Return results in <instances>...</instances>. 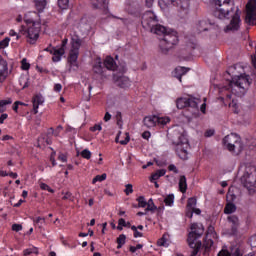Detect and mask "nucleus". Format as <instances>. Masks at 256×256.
Instances as JSON below:
<instances>
[{
    "mask_svg": "<svg viewBox=\"0 0 256 256\" xmlns=\"http://www.w3.org/2000/svg\"><path fill=\"white\" fill-rule=\"evenodd\" d=\"M213 11L216 19H229L230 23L224 28V33H235L241 29V10L235 9L234 0H213Z\"/></svg>",
    "mask_w": 256,
    "mask_h": 256,
    "instance_id": "nucleus-1",
    "label": "nucleus"
},
{
    "mask_svg": "<svg viewBox=\"0 0 256 256\" xmlns=\"http://www.w3.org/2000/svg\"><path fill=\"white\" fill-rule=\"evenodd\" d=\"M228 73L232 75V79L229 81L227 90L231 91L233 95H245L251 85V77L243 73V67L241 65L229 67Z\"/></svg>",
    "mask_w": 256,
    "mask_h": 256,
    "instance_id": "nucleus-2",
    "label": "nucleus"
},
{
    "mask_svg": "<svg viewBox=\"0 0 256 256\" xmlns=\"http://www.w3.org/2000/svg\"><path fill=\"white\" fill-rule=\"evenodd\" d=\"M203 233H205V228L203 224L194 223L191 225V232L188 234V245L190 249H192L190 256H197L199 253V249H201V241H197Z\"/></svg>",
    "mask_w": 256,
    "mask_h": 256,
    "instance_id": "nucleus-3",
    "label": "nucleus"
},
{
    "mask_svg": "<svg viewBox=\"0 0 256 256\" xmlns=\"http://www.w3.org/2000/svg\"><path fill=\"white\" fill-rule=\"evenodd\" d=\"M172 142L176 145V153L180 159L187 161L189 159L187 149H189V140L185 134L173 132L170 134Z\"/></svg>",
    "mask_w": 256,
    "mask_h": 256,
    "instance_id": "nucleus-4",
    "label": "nucleus"
},
{
    "mask_svg": "<svg viewBox=\"0 0 256 256\" xmlns=\"http://www.w3.org/2000/svg\"><path fill=\"white\" fill-rule=\"evenodd\" d=\"M159 39V49L160 53H163V55H167L171 49H174L175 45L179 43L177 33L171 29L164 35V37Z\"/></svg>",
    "mask_w": 256,
    "mask_h": 256,
    "instance_id": "nucleus-5",
    "label": "nucleus"
},
{
    "mask_svg": "<svg viewBox=\"0 0 256 256\" xmlns=\"http://www.w3.org/2000/svg\"><path fill=\"white\" fill-rule=\"evenodd\" d=\"M240 182L246 189H251L256 185V166L246 164Z\"/></svg>",
    "mask_w": 256,
    "mask_h": 256,
    "instance_id": "nucleus-6",
    "label": "nucleus"
},
{
    "mask_svg": "<svg viewBox=\"0 0 256 256\" xmlns=\"http://www.w3.org/2000/svg\"><path fill=\"white\" fill-rule=\"evenodd\" d=\"M142 27L145 29V31H151L157 26L159 23V20L157 19V15L153 11H146L142 15Z\"/></svg>",
    "mask_w": 256,
    "mask_h": 256,
    "instance_id": "nucleus-7",
    "label": "nucleus"
},
{
    "mask_svg": "<svg viewBox=\"0 0 256 256\" xmlns=\"http://www.w3.org/2000/svg\"><path fill=\"white\" fill-rule=\"evenodd\" d=\"M81 38L78 35H74L71 39V50L68 57L70 65H76L77 59H79V49H81Z\"/></svg>",
    "mask_w": 256,
    "mask_h": 256,
    "instance_id": "nucleus-8",
    "label": "nucleus"
},
{
    "mask_svg": "<svg viewBox=\"0 0 256 256\" xmlns=\"http://www.w3.org/2000/svg\"><path fill=\"white\" fill-rule=\"evenodd\" d=\"M26 23H32V25L27 29L26 37L28 39V43L35 45V42L39 39L41 24L35 23L31 20H27Z\"/></svg>",
    "mask_w": 256,
    "mask_h": 256,
    "instance_id": "nucleus-9",
    "label": "nucleus"
},
{
    "mask_svg": "<svg viewBox=\"0 0 256 256\" xmlns=\"http://www.w3.org/2000/svg\"><path fill=\"white\" fill-rule=\"evenodd\" d=\"M244 21L246 25H256V0H250L246 4V15Z\"/></svg>",
    "mask_w": 256,
    "mask_h": 256,
    "instance_id": "nucleus-10",
    "label": "nucleus"
},
{
    "mask_svg": "<svg viewBox=\"0 0 256 256\" xmlns=\"http://www.w3.org/2000/svg\"><path fill=\"white\" fill-rule=\"evenodd\" d=\"M199 104V99L189 96L186 98H178L176 100L177 109H185V107H192L193 109L197 108Z\"/></svg>",
    "mask_w": 256,
    "mask_h": 256,
    "instance_id": "nucleus-11",
    "label": "nucleus"
},
{
    "mask_svg": "<svg viewBox=\"0 0 256 256\" xmlns=\"http://www.w3.org/2000/svg\"><path fill=\"white\" fill-rule=\"evenodd\" d=\"M161 3L169 7V5H173L177 7L178 11H184L187 13L189 11L190 0H161Z\"/></svg>",
    "mask_w": 256,
    "mask_h": 256,
    "instance_id": "nucleus-12",
    "label": "nucleus"
},
{
    "mask_svg": "<svg viewBox=\"0 0 256 256\" xmlns=\"http://www.w3.org/2000/svg\"><path fill=\"white\" fill-rule=\"evenodd\" d=\"M67 46V39H64L62 41V46L60 48H53V50H51V55H53L52 57V61L54 63H59V61H61V57L65 55V47Z\"/></svg>",
    "mask_w": 256,
    "mask_h": 256,
    "instance_id": "nucleus-13",
    "label": "nucleus"
},
{
    "mask_svg": "<svg viewBox=\"0 0 256 256\" xmlns=\"http://www.w3.org/2000/svg\"><path fill=\"white\" fill-rule=\"evenodd\" d=\"M241 140V136L236 133H231L223 139V145L229 151L236 143Z\"/></svg>",
    "mask_w": 256,
    "mask_h": 256,
    "instance_id": "nucleus-14",
    "label": "nucleus"
},
{
    "mask_svg": "<svg viewBox=\"0 0 256 256\" xmlns=\"http://www.w3.org/2000/svg\"><path fill=\"white\" fill-rule=\"evenodd\" d=\"M93 9H100L104 15L109 14V2L107 0H90Z\"/></svg>",
    "mask_w": 256,
    "mask_h": 256,
    "instance_id": "nucleus-15",
    "label": "nucleus"
},
{
    "mask_svg": "<svg viewBox=\"0 0 256 256\" xmlns=\"http://www.w3.org/2000/svg\"><path fill=\"white\" fill-rule=\"evenodd\" d=\"M113 80L116 83L118 87H121L122 89H127V87L131 86V80L127 76L114 74Z\"/></svg>",
    "mask_w": 256,
    "mask_h": 256,
    "instance_id": "nucleus-16",
    "label": "nucleus"
},
{
    "mask_svg": "<svg viewBox=\"0 0 256 256\" xmlns=\"http://www.w3.org/2000/svg\"><path fill=\"white\" fill-rule=\"evenodd\" d=\"M9 77V65L7 61L0 55V83H4Z\"/></svg>",
    "mask_w": 256,
    "mask_h": 256,
    "instance_id": "nucleus-17",
    "label": "nucleus"
},
{
    "mask_svg": "<svg viewBox=\"0 0 256 256\" xmlns=\"http://www.w3.org/2000/svg\"><path fill=\"white\" fill-rule=\"evenodd\" d=\"M93 72L100 77H105V68L102 65L101 58H97L93 66Z\"/></svg>",
    "mask_w": 256,
    "mask_h": 256,
    "instance_id": "nucleus-18",
    "label": "nucleus"
},
{
    "mask_svg": "<svg viewBox=\"0 0 256 256\" xmlns=\"http://www.w3.org/2000/svg\"><path fill=\"white\" fill-rule=\"evenodd\" d=\"M170 29L165 28V26L161 25V24H156L155 28L153 30L150 31V33H154V35H158V37L163 38L165 37V35L167 34V32Z\"/></svg>",
    "mask_w": 256,
    "mask_h": 256,
    "instance_id": "nucleus-19",
    "label": "nucleus"
},
{
    "mask_svg": "<svg viewBox=\"0 0 256 256\" xmlns=\"http://www.w3.org/2000/svg\"><path fill=\"white\" fill-rule=\"evenodd\" d=\"M228 221L229 223L232 224L231 226L232 234L233 235L237 234V230L239 229V217L235 215L228 216Z\"/></svg>",
    "mask_w": 256,
    "mask_h": 256,
    "instance_id": "nucleus-20",
    "label": "nucleus"
},
{
    "mask_svg": "<svg viewBox=\"0 0 256 256\" xmlns=\"http://www.w3.org/2000/svg\"><path fill=\"white\" fill-rule=\"evenodd\" d=\"M157 116H146L143 119L144 126L148 129H151L152 127H155L157 125Z\"/></svg>",
    "mask_w": 256,
    "mask_h": 256,
    "instance_id": "nucleus-21",
    "label": "nucleus"
},
{
    "mask_svg": "<svg viewBox=\"0 0 256 256\" xmlns=\"http://www.w3.org/2000/svg\"><path fill=\"white\" fill-rule=\"evenodd\" d=\"M245 148V145H243V141L240 140L235 143V145L228 150L230 153H233V155H241L243 153V149Z\"/></svg>",
    "mask_w": 256,
    "mask_h": 256,
    "instance_id": "nucleus-22",
    "label": "nucleus"
},
{
    "mask_svg": "<svg viewBox=\"0 0 256 256\" xmlns=\"http://www.w3.org/2000/svg\"><path fill=\"white\" fill-rule=\"evenodd\" d=\"M104 67H106L108 71H115V69H117V63H115L113 57L107 56L104 60Z\"/></svg>",
    "mask_w": 256,
    "mask_h": 256,
    "instance_id": "nucleus-23",
    "label": "nucleus"
},
{
    "mask_svg": "<svg viewBox=\"0 0 256 256\" xmlns=\"http://www.w3.org/2000/svg\"><path fill=\"white\" fill-rule=\"evenodd\" d=\"M187 71H189V68L178 66L174 70V77H176V79H178L181 83V79L183 75L187 74Z\"/></svg>",
    "mask_w": 256,
    "mask_h": 256,
    "instance_id": "nucleus-24",
    "label": "nucleus"
},
{
    "mask_svg": "<svg viewBox=\"0 0 256 256\" xmlns=\"http://www.w3.org/2000/svg\"><path fill=\"white\" fill-rule=\"evenodd\" d=\"M39 105H43V97L41 95H36L33 98V111L34 115H37L39 113Z\"/></svg>",
    "mask_w": 256,
    "mask_h": 256,
    "instance_id": "nucleus-25",
    "label": "nucleus"
},
{
    "mask_svg": "<svg viewBox=\"0 0 256 256\" xmlns=\"http://www.w3.org/2000/svg\"><path fill=\"white\" fill-rule=\"evenodd\" d=\"M146 212H149L151 211V213H155V211H158V215L159 213H161L162 209L161 208H157L155 206V203L153 202V199H149L147 204H146V209H145Z\"/></svg>",
    "mask_w": 256,
    "mask_h": 256,
    "instance_id": "nucleus-26",
    "label": "nucleus"
},
{
    "mask_svg": "<svg viewBox=\"0 0 256 256\" xmlns=\"http://www.w3.org/2000/svg\"><path fill=\"white\" fill-rule=\"evenodd\" d=\"M218 256H243V253H241V250L239 248H236L232 253L225 249H222L218 253Z\"/></svg>",
    "mask_w": 256,
    "mask_h": 256,
    "instance_id": "nucleus-27",
    "label": "nucleus"
},
{
    "mask_svg": "<svg viewBox=\"0 0 256 256\" xmlns=\"http://www.w3.org/2000/svg\"><path fill=\"white\" fill-rule=\"evenodd\" d=\"M196 29H197L198 33H203V31H209V24L205 20H200L196 24Z\"/></svg>",
    "mask_w": 256,
    "mask_h": 256,
    "instance_id": "nucleus-28",
    "label": "nucleus"
},
{
    "mask_svg": "<svg viewBox=\"0 0 256 256\" xmlns=\"http://www.w3.org/2000/svg\"><path fill=\"white\" fill-rule=\"evenodd\" d=\"M179 189L181 193H186L187 191V178L184 175L180 176Z\"/></svg>",
    "mask_w": 256,
    "mask_h": 256,
    "instance_id": "nucleus-29",
    "label": "nucleus"
},
{
    "mask_svg": "<svg viewBox=\"0 0 256 256\" xmlns=\"http://www.w3.org/2000/svg\"><path fill=\"white\" fill-rule=\"evenodd\" d=\"M11 103H13L11 98L0 100V113H5V111H7V105H11Z\"/></svg>",
    "mask_w": 256,
    "mask_h": 256,
    "instance_id": "nucleus-30",
    "label": "nucleus"
},
{
    "mask_svg": "<svg viewBox=\"0 0 256 256\" xmlns=\"http://www.w3.org/2000/svg\"><path fill=\"white\" fill-rule=\"evenodd\" d=\"M235 211H237V206H235V204L233 203L226 204L224 208V213L226 215H231V213H235Z\"/></svg>",
    "mask_w": 256,
    "mask_h": 256,
    "instance_id": "nucleus-31",
    "label": "nucleus"
},
{
    "mask_svg": "<svg viewBox=\"0 0 256 256\" xmlns=\"http://www.w3.org/2000/svg\"><path fill=\"white\" fill-rule=\"evenodd\" d=\"M47 6V0H35V7L41 13Z\"/></svg>",
    "mask_w": 256,
    "mask_h": 256,
    "instance_id": "nucleus-32",
    "label": "nucleus"
},
{
    "mask_svg": "<svg viewBox=\"0 0 256 256\" xmlns=\"http://www.w3.org/2000/svg\"><path fill=\"white\" fill-rule=\"evenodd\" d=\"M127 241V236L125 234L119 235V237L116 239V243L118 244L117 249H121L125 245Z\"/></svg>",
    "mask_w": 256,
    "mask_h": 256,
    "instance_id": "nucleus-33",
    "label": "nucleus"
},
{
    "mask_svg": "<svg viewBox=\"0 0 256 256\" xmlns=\"http://www.w3.org/2000/svg\"><path fill=\"white\" fill-rule=\"evenodd\" d=\"M121 135V131H119L118 132V135L116 136V138H115V142L116 143H120V145H127V143H129V141H130V137H129V133H126V137H125V139L124 140H121V141H119V136Z\"/></svg>",
    "mask_w": 256,
    "mask_h": 256,
    "instance_id": "nucleus-34",
    "label": "nucleus"
},
{
    "mask_svg": "<svg viewBox=\"0 0 256 256\" xmlns=\"http://www.w3.org/2000/svg\"><path fill=\"white\" fill-rule=\"evenodd\" d=\"M212 247H213V240L206 239L204 242V249H205L204 255H207V253H209Z\"/></svg>",
    "mask_w": 256,
    "mask_h": 256,
    "instance_id": "nucleus-35",
    "label": "nucleus"
},
{
    "mask_svg": "<svg viewBox=\"0 0 256 256\" xmlns=\"http://www.w3.org/2000/svg\"><path fill=\"white\" fill-rule=\"evenodd\" d=\"M197 205V199L196 198H189L187 201V210L193 211V208Z\"/></svg>",
    "mask_w": 256,
    "mask_h": 256,
    "instance_id": "nucleus-36",
    "label": "nucleus"
},
{
    "mask_svg": "<svg viewBox=\"0 0 256 256\" xmlns=\"http://www.w3.org/2000/svg\"><path fill=\"white\" fill-rule=\"evenodd\" d=\"M164 203L165 205L171 207L173 203H175V195L169 194L168 196H166V198L164 199Z\"/></svg>",
    "mask_w": 256,
    "mask_h": 256,
    "instance_id": "nucleus-37",
    "label": "nucleus"
},
{
    "mask_svg": "<svg viewBox=\"0 0 256 256\" xmlns=\"http://www.w3.org/2000/svg\"><path fill=\"white\" fill-rule=\"evenodd\" d=\"M156 124L158 125H167L171 119L169 117H158L157 116Z\"/></svg>",
    "mask_w": 256,
    "mask_h": 256,
    "instance_id": "nucleus-38",
    "label": "nucleus"
},
{
    "mask_svg": "<svg viewBox=\"0 0 256 256\" xmlns=\"http://www.w3.org/2000/svg\"><path fill=\"white\" fill-rule=\"evenodd\" d=\"M136 201H138V207L145 208L147 207V201L145 200V196H139Z\"/></svg>",
    "mask_w": 256,
    "mask_h": 256,
    "instance_id": "nucleus-39",
    "label": "nucleus"
},
{
    "mask_svg": "<svg viewBox=\"0 0 256 256\" xmlns=\"http://www.w3.org/2000/svg\"><path fill=\"white\" fill-rule=\"evenodd\" d=\"M30 67H31V64H29L27 62V58H23L21 60V69H22V71H29Z\"/></svg>",
    "mask_w": 256,
    "mask_h": 256,
    "instance_id": "nucleus-40",
    "label": "nucleus"
},
{
    "mask_svg": "<svg viewBox=\"0 0 256 256\" xmlns=\"http://www.w3.org/2000/svg\"><path fill=\"white\" fill-rule=\"evenodd\" d=\"M39 255V250L37 248H28L26 250H24V255L27 256V255Z\"/></svg>",
    "mask_w": 256,
    "mask_h": 256,
    "instance_id": "nucleus-41",
    "label": "nucleus"
},
{
    "mask_svg": "<svg viewBox=\"0 0 256 256\" xmlns=\"http://www.w3.org/2000/svg\"><path fill=\"white\" fill-rule=\"evenodd\" d=\"M19 83L22 86V89H27V87H29V78L21 77Z\"/></svg>",
    "mask_w": 256,
    "mask_h": 256,
    "instance_id": "nucleus-42",
    "label": "nucleus"
},
{
    "mask_svg": "<svg viewBox=\"0 0 256 256\" xmlns=\"http://www.w3.org/2000/svg\"><path fill=\"white\" fill-rule=\"evenodd\" d=\"M105 179H107V174H102V175H97L96 177L93 178L92 183L95 185V183H97V181H105Z\"/></svg>",
    "mask_w": 256,
    "mask_h": 256,
    "instance_id": "nucleus-43",
    "label": "nucleus"
},
{
    "mask_svg": "<svg viewBox=\"0 0 256 256\" xmlns=\"http://www.w3.org/2000/svg\"><path fill=\"white\" fill-rule=\"evenodd\" d=\"M9 41H11L9 37H6L2 41H0V51L1 49H5V47H9Z\"/></svg>",
    "mask_w": 256,
    "mask_h": 256,
    "instance_id": "nucleus-44",
    "label": "nucleus"
},
{
    "mask_svg": "<svg viewBox=\"0 0 256 256\" xmlns=\"http://www.w3.org/2000/svg\"><path fill=\"white\" fill-rule=\"evenodd\" d=\"M58 6L60 9H67L69 7V0H58Z\"/></svg>",
    "mask_w": 256,
    "mask_h": 256,
    "instance_id": "nucleus-45",
    "label": "nucleus"
},
{
    "mask_svg": "<svg viewBox=\"0 0 256 256\" xmlns=\"http://www.w3.org/2000/svg\"><path fill=\"white\" fill-rule=\"evenodd\" d=\"M40 189H42L43 191H49V193H55V190H53L51 187H49V185L43 182L40 183Z\"/></svg>",
    "mask_w": 256,
    "mask_h": 256,
    "instance_id": "nucleus-46",
    "label": "nucleus"
},
{
    "mask_svg": "<svg viewBox=\"0 0 256 256\" xmlns=\"http://www.w3.org/2000/svg\"><path fill=\"white\" fill-rule=\"evenodd\" d=\"M81 157H83V159H91V151H89V149H84L81 152Z\"/></svg>",
    "mask_w": 256,
    "mask_h": 256,
    "instance_id": "nucleus-47",
    "label": "nucleus"
},
{
    "mask_svg": "<svg viewBox=\"0 0 256 256\" xmlns=\"http://www.w3.org/2000/svg\"><path fill=\"white\" fill-rule=\"evenodd\" d=\"M157 244L159 247H167V239H165V236L158 240Z\"/></svg>",
    "mask_w": 256,
    "mask_h": 256,
    "instance_id": "nucleus-48",
    "label": "nucleus"
},
{
    "mask_svg": "<svg viewBox=\"0 0 256 256\" xmlns=\"http://www.w3.org/2000/svg\"><path fill=\"white\" fill-rule=\"evenodd\" d=\"M64 201H73V194L71 192H66L64 196L62 197Z\"/></svg>",
    "mask_w": 256,
    "mask_h": 256,
    "instance_id": "nucleus-49",
    "label": "nucleus"
},
{
    "mask_svg": "<svg viewBox=\"0 0 256 256\" xmlns=\"http://www.w3.org/2000/svg\"><path fill=\"white\" fill-rule=\"evenodd\" d=\"M23 230V226L21 224H13L12 225V231H16V233H19V231Z\"/></svg>",
    "mask_w": 256,
    "mask_h": 256,
    "instance_id": "nucleus-50",
    "label": "nucleus"
},
{
    "mask_svg": "<svg viewBox=\"0 0 256 256\" xmlns=\"http://www.w3.org/2000/svg\"><path fill=\"white\" fill-rule=\"evenodd\" d=\"M124 192L126 193V195H131V193H133V185L132 184H127L126 189L124 190Z\"/></svg>",
    "mask_w": 256,
    "mask_h": 256,
    "instance_id": "nucleus-51",
    "label": "nucleus"
},
{
    "mask_svg": "<svg viewBox=\"0 0 256 256\" xmlns=\"http://www.w3.org/2000/svg\"><path fill=\"white\" fill-rule=\"evenodd\" d=\"M250 247H252V249L256 248V235L250 238Z\"/></svg>",
    "mask_w": 256,
    "mask_h": 256,
    "instance_id": "nucleus-52",
    "label": "nucleus"
},
{
    "mask_svg": "<svg viewBox=\"0 0 256 256\" xmlns=\"http://www.w3.org/2000/svg\"><path fill=\"white\" fill-rule=\"evenodd\" d=\"M168 170L169 171H173V173H179V169H177V166H175L174 164H170L169 166H168Z\"/></svg>",
    "mask_w": 256,
    "mask_h": 256,
    "instance_id": "nucleus-53",
    "label": "nucleus"
},
{
    "mask_svg": "<svg viewBox=\"0 0 256 256\" xmlns=\"http://www.w3.org/2000/svg\"><path fill=\"white\" fill-rule=\"evenodd\" d=\"M101 129H103V127H101L100 124H96L93 127L90 128V131L95 132V131H101Z\"/></svg>",
    "mask_w": 256,
    "mask_h": 256,
    "instance_id": "nucleus-54",
    "label": "nucleus"
},
{
    "mask_svg": "<svg viewBox=\"0 0 256 256\" xmlns=\"http://www.w3.org/2000/svg\"><path fill=\"white\" fill-rule=\"evenodd\" d=\"M214 135H215V130L213 129L207 130L204 134L205 137H213Z\"/></svg>",
    "mask_w": 256,
    "mask_h": 256,
    "instance_id": "nucleus-55",
    "label": "nucleus"
},
{
    "mask_svg": "<svg viewBox=\"0 0 256 256\" xmlns=\"http://www.w3.org/2000/svg\"><path fill=\"white\" fill-rule=\"evenodd\" d=\"M62 89H63V86L61 84L54 85V91H56V93L61 92Z\"/></svg>",
    "mask_w": 256,
    "mask_h": 256,
    "instance_id": "nucleus-56",
    "label": "nucleus"
},
{
    "mask_svg": "<svg viewBox=\"0 0 256 256\" xmlns=\"http://www.w3.org/2000/svg\"><path fill=\"white\" fill-rule=\"evenodd\" d=\"M118 225H120L121 227H127V222L125 221V219L120 218L118 220Z\"/></svg>",
    "mask_w": 256,
    "mask_h": 256,
    "instance_id": "nucleus-57",
    "label": "nucleus"
},
{
    "mask_svg": "<svg viewBox=\"0 0 256 256\" xmlns=\"http://www.w3.org/2000/svg\"><path fill=\"white\" fill-rule=\"evenodd\" d=\"M116 120H117L118 125H119V123H121L123 121V118L121 116V112L116 113Z\"/></svg>",
    "mask_w": 256,
    "mask_h": 256,
    "instance_id": "nucleus-58",
    "label": "nucleus"
},
{
    "mask_svg": "<svg viewBox=\"0 0 256 256\" xmlns=\"http://www.w3.org/2000/svg\"><path fill=\"white\" fill-rule=\"evenodd\" d=\"M159 178H160V176L156 172V173L152 174L150 181H151V183H153V181H157V179H159Z\"/></svg>",
    "mask_w": 256,
    "mask_h": 256,
    "instance_id": "nucleus-59",
    "label": "nucleus"
},
{
    "mask_svg": "<svg viewBox=\"0 0 256 256\" xmlns=\"http://www.w3.org/2000/svg\"><path fill=\"white\" fill-rule=\"evenodd\" d=\"M165 173H167V171L165 169L156 171V174H158L159 177H163L165 175Z\"/></svg>",
    "mask_w": 256,
    "mask_h": 256,
    "instance_id": "nucleus-60",
    "label": "nucleus"
},
{
    "mask_svg": "<svg viewBox=\"0 0 256 256\" xmlns=\"http://www.w3.org/2000/svg\"><path fill=\"white\" fill-rule=\"evenodd\" d=\"M8 117H9V115H7V114H2L0 116V123H1V125H3V123L5 122V119H7Z\"/></svg>",
    "mask_w": 256,
    "mask_h": 256,
    "instance_id": "nucleus-61",
    "label": "nucleus"
},
{
    "mask_svg": "<svg viewBox=\"0 0 256 256\" xmlns=\"http://www.w3.org/2000/svg\"><path fill=\"white\" fill-rule=\"evenodd\" d=\"M142 137H143V139H149V137H151V132L145 131V132L142 134Z\"/></svg>",
    "mask_w": 256,
    "mask_h": 256,
    "instance_id": "nucleus-62",
    "label": "nucleus"
},
{
    "mask_svg": "<svg viewBox=\"0 0 256 256\" xmlns=\"http://www.w3.org/2000/svg\"><path fill=\"white\" fill-rule=\"evenodd\" d=\"M20 33L21 35H27V29L25 28V26H21Z\"/></svg>",
    "mask_w": 256,
    "mask_h": 256,
    "instance_id": "nucleus-63",
    "label": "nucleus"
},
{
    "mask_svg": "<svg viewBox=\"0 0 256 256\" xmlns=\"http://www.w3.org/2000/svg\"><path fill=\"white\" fill-rule=\"evenodd\" d=\"M104 121H111V115L109 112H106L105 116H104Z\"/></svg>",
    "mask_w": 256,
    "mask_h": 256,
    "instance_id": "nucleus-64",
    "label": "nucleus"
}]
</instances>
